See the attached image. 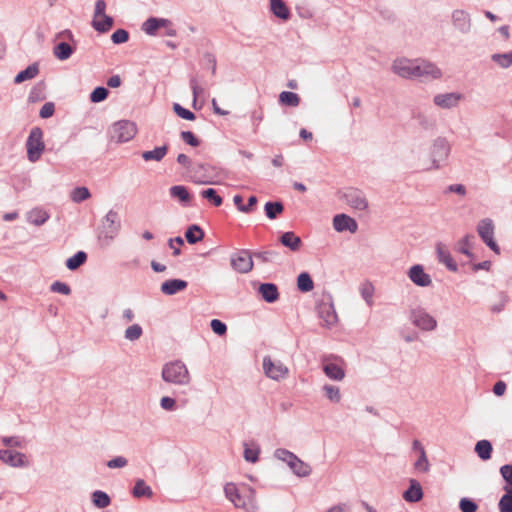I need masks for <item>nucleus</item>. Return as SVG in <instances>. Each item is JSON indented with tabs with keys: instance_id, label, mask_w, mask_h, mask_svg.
Here are the masks:
<instances>
[{
	"instance_id": "f257e3e1",
	"label": "nucleus",
	"mask_w": 512,
	"mask_h": 512,
	"mask_svg": "<svg viewBox=\"0 0 512 512\" xmlns=\"http://www.w3.org/2000/svg\"><path fill=\"white\" fill-rule=\"evenodd\" d=\"M392 71L406 79L432 80L441 77V70L433 63L423 59H408L405 57L394 60Z\"/></svg>"
},
{
	"instance_id": "f03ea898",
	"label": "nucleus",
	"mask_w": 512,
	"mask_h": 512,
	"mask_svg": "<svg viewBox=\"0 0 512 512\" xmlns=\"http://www.w3.org/2000/svg\"><path fill=\"white\" fill-rule=\"evenodd\" d=\"M224 494L235 508L246 512H255L258 509L255 490L250 486L239 487L235 483L229 482L224 486Z\"/></svg>"
},
{
	"instance_id": "7ed1b4c3",
	"label": "nucleus",
	"mask_w": 512,
	"mask_h": 512,
	"mask_svg": "<svg viewBox=\"0 0 512 512\" xmlns=\"http://www.w3.org/2000/svg\"><path fill=\"white\" fill-rule=\"evenodd\" d=\"M450 144L445 138H437L431 144L427 158L420 160L419 166L425 171L442 168L450 155Z\"/></svg>"
},
{
	"instance_id": "20e7f679",
	"label": "nucleus",
	"mask_w": 512,
	"mask_h": 512,
	"mask_svg": "<svg viewBox=\"0 0 512 512\" xmlns=\"http://www.w3.org/2000/svg\"><path fill=\"white\" fill-rule=\"evenodd\" d=\"M161 377L164 382L177 386H187L191 382L189 370L180 360L166 363L162 368Z\"/></svg>"
},
{
	"instance_id": "39448f33",
	"label": "nucleus",
	"mask_w": 512,
	"mask_h": 512,
	"mask_svg": "<svg viewBox=\"0 0 512 512\" xmlns=\"http://www.w3.org/2000/svg\"><path fill=\"white\" fill-rule=\"evenodd\" d=\"M274 457L277 460L285 463L293 472V474L298 477H307L312 472V468L308 463L302 461L299 457L287 449H276L274 451Z\"/></svg>"
},
{
	"instance_id": "423d86ee",
	"label": "nucleus",
	"mask_w": 512,
	"mask_h": 512,
	"mask_svg": "<svg viewBox=\"0 0 512 512\" xmlns=\"http://www.w3.org/2000/svg\"><path fill=\"white\" fill-rule=\"evenodd\" d=\"M138 128L135 122L130 120H120L111 125L109 136L116 143H125L131 141L137 134Z\"/></svg>"
},
{
	"instance_id": "0eeeda50",
	"label": "nucleus",
	"mask_w": 512,
	"mask_h": 512,
	"mask_svg": "<svg viewBox=\"0 0 512 512\" xmlns=\"http://www.w3.org/2000/svg\"><path fill=\"white\" fill-rule=\"evenodd\" d=\"M27 158L30 162L38 161L45 149L43 131L39 127H33L26 141Z\"/></svg>"
},
{
	"instance_id": "6e6552de",
	"label": "nucleus",
	"mask_w": 512,
	"mask_h": 512,
	"mask_svg": "<svg viewBox=\"0 0 512 512\" xmlns=\"http://www.w3.org/2000/svg\"><path fill=\"white\" fill-rule=\"evenodd\" d=\"M262 368L266 377L274 381H282L289 375V368L280 360L265 356Z\"/></svg>"
},
{
	"instance_id": "1a4fd4ad",
	"label": "nucleus",
	"mask_w": 512,
	"mask_h": 512,
	"mask_svg": "<svg viewBox=\"0 0 512 512\" xmlns=\"http://www.w3.org/2000/svg\"><path fill=\"white\" fill-rule=\"evenodd\" d=\"M120 229L121 223L118 213L110 210L102 220L100 238L109 243L118 235Z\"/></svg>"
},
{
	"instance_id": "9d476101",
	"label": "nucleus",
	"mask_w": 512,
	"mask_h": 512,
	"mask_svg": "<svg viewBox=\"0 0 512 512\" xmlns=\"http://www.w3.org/2000/svg\"><path fill=\"white\" fill-rule=\"evenodd\" d=\"M495 226L490 218L482 219L477 224V233L483 242L496 254L500 253V248L494 240Z\"/></svg>"
},
{
	"instance_id": "9b49d317",
	"label": "nucleus",
	"mask_w": 512,
	"mask_h": 512,
	"mask_svg": "<svg viewBox=\"0 0 512 512\" xmlns=\"http://www.w3.org/2000/svg\"><path fill=\"white\" fill-rule=\"evenodd\" d=\"M410 319L417 328L422 331H433L437 327V320L423 308L411 311Z\"/></svg>"
},
{
	"instance_id": "f8f14e48",
	"label": "nucleus",
	"mask_w": 512,
	"mask_h": 512,
	"mask_svg": "<svg viewBox=\"0 0 512 512\" xmlns=\"http://www.w3.org/2000/svg\"><path fill=\"white\" fill-rule=\"evenodd\" d=\"M451 24L454 30L462 35L469 34L473 27L471 15L464 9H455L452 11Z\"/></svg>"
},
{
	"instance_id": "ddd939ff",
	"label": "nucleus",
	"mask_w": 512,
	"mask_h": 512,
	"mask_svg": "<svg viewBox=\"0 0 512 512\" xmlns=\"http://www.w3.org/2000/svg\"><path fill=\"white\" fill-rule=\"evenodd\" d=\"M230 264L233 270L241 274L249 273L253 269L252 257L246 250L232 254Z\"/></svg>"
},
{
	"instance_id": "4468645a",
	"label": "nucleus",
	"mask_w": 512,
	"mask_h": 512,
	"mask_svg": "<svg viewBox=\"0 0 512 512\" xmlns=\"http://www.w3.org/2000/svg\"><path fill=\"white\" fill-rule=\"evenodd\" d=\"M0 460L13 468H24L29 466V461L26 455L15 450H0Z\"/></svg>"
},
{
	"instance_id": "2eb2a0df",
	"label": "nucleus",
	"mask_w": 512,
	"mask_h": 512,
	"mask_svg": "<svg viewBox=\"0 0 512 512\" xmlns=\"http://www.w3.org/2000/svg\"><path fill=\"white\" fill-rule=\"evenodd\" d=\"M409 280L418 287H429L432 284L431 276L425 272L420 264L411 266L407 271Z\"/></svg>"
},
{
	"instance_id": "dca6fc26",
	"label": "nucleus",
	"mask_w": 512,
	"mask_h": 512,
	"mask_svg": "<svg viewBox=\"0 0 512 512\" xmlns=\"http://www.w3.org/2000/svg\"><path fill=\"white\" fill-rule=\"evenodd\" d=\"M318 315L322 320V325L331 328L338 322L334 305L331 301H322L318 306Z\"/></svg>"
},
{
	"instance_id": "f3484780",
	"label": "nucleus",
	"mask_w": 512,
	"mask_h": 512,
	"mask_svg": "<svg viewBox=\"0 0 512 512\" xmlns=\"http://www.w3.org/2000/svg\"><path fill=\"white\" fill-rule=\"evenodd\" d=\"M463 99V94L459 92H450L435 95L433 102L439 108L452 109L457 107Z\"/></svg>"
},
{
	"instance_id": "a211bd4d",
	"label": "nucleus",
	"mask_w": 512,
	"mask_h": 512,
	"mask_svg": "<svg viewBox=\"0 0 512 512\" xmlns=\"http://www.w3.org/2000/svg\"><path fill=\"white\" fill-rule=\"evenodd\" d=\"M333 228L337 232L349 231L355 233L357 231V222L346 214H337L333 218Z\"/></svg>"
},
{
	"instance_id": "6ab92c4d",
	"label": "nucleus",
	"mask_w": 512,
	"mask_h": 512,
	"mask_svg": "<svg viewBox=\"0 0 512 512\" xmlns=\"http://www.w3.org/2000/svg\"><path fill=\"white\" fill-rule=\"evenodd\" d=\"M346 202L357 210H365L368 206L367 200L363 193L356 189H349L344 194Z\"/></svg>"
},
{
	"instance_id": "aec40b11",
	"label": "nucleus",
	"mask_w": 512,
	"mask_h": 512,
	"mask_svg": "<svg viewBox=\"0 0 512 512\" xmlns=\"http://www.w3.org/2000/svg\"><path fill=\"white\" fill-rule=\"evenodd\" d=\"M50 215L43 208L35 207L26 213V220L34 226H42L45 224Z\"/></svg>"
},
{
	"instance_id": "412c9836",
	"label": "nucleus",
	"mask_w": 512,
	"mask_h": 512,
	"mask_svg": "<svg viewBox=\"0 0 512 512\" xmlns=\"http://www.w3.org/2000/svg\"><path fill=\"white\" fill-rule=\"evenodd\" d=\"M409 488L403 493L405 501L410 503L419 502L423 498V490L420 483L415 479H410Z\"/></svg>"
},
{
	"instance_id": "4be33fe9",
	"label": "nucleus",
	"mask_w": 512,
	"mask_h": 512,
	"mask_svg": "<svg viewBox=\"0 0 512 512\" xmlns=\"http://www.w3.org/2000/svg\"><path fill=\"white\" fill-rule=\"evenodd\" d=\"M258 293L267 303H274L279 299V291L273 283H262L258 288Z\"/></svg>"
},
{
	"instance_id": "5701e85b",
	"label": "nucleus",
	"mask_w": 512,
	"mask_h": 512,
	"mask_svg": "<svg viewBox=\"0 0 512 512\" xmlns=\"http://www.w3.org/2000/svg\"><path fill=\"white\" fill-rule=\"evenodd\" d=\"M436 253H437L439 262L444 264L448 270L453 271V272L457 271L458 266H457L456 262L454 261V259L452 258L449 250L445 247V245H443L441 243L437 244Z\"/></svg>"
},
{
	"instance_id": "b1692460",
	"label": "nucleus",
	"mask_w": 512,
	"mask_h": 512,
	"mask_svg": "<svg viewBox=\"0 0 512 512\" xmlns=\"http://www.w3.org/2000/svg\"><path fill=\"white\" fill-rule=\"evenodd\" d=\"M162 26H168V19L150 17L142 24V30L150 36H154Z\"/></svg>"
},
{
	"instance_id": "393cba45",
	"label": "nucleus",
	"mask_w": 512,
	"mask_h": 512,
	"mask_svg": "<svg viewBox=\"0 0 512 512\" xmlns=\"http://www.w3.org/2000/svg\"><path fill=\"white\" fill-rule=\"evenodd\" d=\"M187 287V282L181 279H171L161 284V292L165 295H174Z\"/></svg>"
},
{
	"instance_id": "a878e982",
	"label": "nucleus",
	"mask_w": 512,
	"mask_h": 512,
	"mask_svg": "<svg viewBox=\"0 0 512 512\" xmlns=\"http://www.w3.org/2000/svg\"><path fill=\"white\" fill-rule=\"evenodd\" d=\"M358 291L361 298L365 301L366 305L368 307H373L375 295V286L373 285V283L368 280L360 283Z\"/></svg>"
},
{
	"instance_id": "bb28decb",
	"label": "nucleus",
	"mask_w": 512,
	"mask_h": 512,
	"mask_svg": "<svg viewBox=\"0 0 512 512\" xmlns=\"http://www.w3.org/2000/svg\"><path fill=\"white\" fill-rule=\"evenodd\" d=\"M323 372L329 379L333 381H342L345 378L344 369L333 362L324 363Z\"/></svg>"
},
{
	"instance_id": "cd10ccee",
	"label": "nucleus",
	"mask_w": 512,
	"mask_h": 512,
	"mask_svg": "<svg viewBox=\"0 0 512 512\" xmlns=\"http://www.w3.org/2000/svg\"><path fill=\"white\" fill-rule=\"evenodd\" d=\"M280 242L293 252L299 251L302 246L301 238L291 231L283 233L280 237Z\"/></svg>"
},
{
	"instance_id": "c85d7f7f",
	"label": "nucleus",
	"mask_w": 512,
	"mask_h": 512,
	"mask_svg": "<svg viewBox=\"0 0 512 512\" xmlns=\"http://www.w3.org/2000/svg\"><path fill=\"white\" fill-rule=\"evenodd\" d=\"M323 396L330 403L339 404L342 400L340 387L333 384H324L321 388Z\"/></svg>"
},
{
	"instance_id": "c756f323",
	"label": "nucleus",
	"mask_w": 512,
	"mask_h": 512,
	"mask_svg": "<svg viewBox=\"0 0 512 512\" xmlns=\"http://www.w3.org/2000/svg\"><path fill=\"white\" fill-rule=\"evenodd\" d=\"M270 10L281 20L286 21L290 18V10L283 0H270Z\"/></svg>"
},
{
	"instance_id": "7c9ffc66",
	"label": "nucleus",
	"mask_w": 512,
	"mask_h": 512,
	"mask_svg": "<svg viewBox=\"0 0 512 512\" xmlns=\"http://www.w3.org/2000/svg\"><path fill=\"white\" fill-rule=\"evenodd\" d=\"M475 237L471 234L465 235L456 243V250L459 253L466 255L469 258H473L471 248L473 247Z\"/></svg>"
},
{
	"instance_id": "2f4dec72",
	"label": "nucleus",
	"mask_w": 512,
	"mask_h": 512,
	"mask_svg": "<svg viewBox=\"0 0 512 512\" xmlns=\"http://www.w3.org/2000/svg\"><path fill=\"white\" fill-rule=\"evenodd\" d=\"M38 73H39V67L36 63H34L32 65H29L23 71L19 72L16 75L14 82L16 84H20L24 81L31 80V79L35 78L38 75Z\"/></svg>"
},
{
	"instance_id": "473e14b6",
	"label": "nucleus",
	"mask_w": 512,
	"mask_h": 512,
	"mask_svg": "<svg viewBox=\"0 0 512 512\" xmlns=\"http://www.w3.org/2000/svg\"><path fill=\"white\" fill-rule=\"evenodd\" d=\"M260 447L256 443H244L243 457L247 462L256 463L259 459Z\"/></svg>"
},
{
	"instance_id": "72a5a7b5",
	"label": "nucleus",
	"mask_w": 512,
	"mask_h": 512,
	"mask_svg": "<svg viewBox=\"0 0 512 512\" xmlns=\"http://www.w3.org/2000/svg\"><path fill=\"white\" fill-rule=\"evenodd\" d=\"M132 493H133V496L136 498H141V497L151 498L153 496L152 489L142 479H138L135 482Z\"/></svg>"
},
{
	"instance_id": "f704fd0d",
	"label": "nucleus",
	"mask_w": 512,
	"mask_h": 512,
	"mask_svg": "<svg viewBox=\"0 0 512 512\" xmlns=\"http://www.w3.org/2000/svg\"><path fill=\"white\" fill-rule=\"evenodd\" d=\"M167 150H168L167 145L156 147L153 150L144 151L142 153V158L145 161H152V160L153 161H161L164 158V156L166 155Z\"/></svg>"
},
{
	"instance_id": "c9c22d12",
	"label": "nucleus",
	"mask_w": 512,
	"mask_h": 512,
	"mask_svg": "<svg viewBox=\"0 0 512 512\" xmlns=\"http://www.w3.org/2000/svg\"><path fill=\"white\" fill-rule=\"evenodd\" d=\"M54 56L61 60H67L73 54V48L66 42H60L53 48Z\"/></svg>"
},
{
	"instance_id": "e433bc0d",
	"label": "nucleus",
	"mask_w": 512,
	"mask_h": 512,
	"mask_svg": "<svg viewBox=\"0 0 512 512\" xmlns=\"http://www.w3.org/2000/svg\"><path fill=\"white\" fill-rule=\"evenodd\" d=\"M112 25L113 19L106 14L101 15L99 18H94L92 21L93 28L102 33L108 31Z\"/></svg>"
},
{
	"instance_id": "4c0bfd02",
	"label": "nucleus",
	"mask_w": 512,
	"mask_h": 512,
	"mask_svg": "<svg viewBox=\"0 0 512 512\" xmlns=\"http://www.w3.org/2000/svg\"><path fill=\"white\" fill-rule=\"evenodd\" d=\"M279 103L284 106L297 107L300 104V97L294 92L283 91L279 94Z\"/></svg>"
},
{
	"instance_id": "58836bf2",
	"label": "nucleus",
	"mask_w": 512,
	"mask_h": 512,
	"mask_svg": "<svg viewBox=\"0 0 512 512\" xmlns=\"http://www.w3.org/2000/svg\"><path fill=\"white\" fill-rule=\"evenodd\" d=\"M475 451L482 460L491 458L492 445L488 440H480L475 445Z\"/></svg>"
},
{
	"instance_id": "ea45409f",
	"label": "nucleus",
	"mask_w": 512,
	"mask_h": 512,
	"mask_svg": "<svg viewBox=\"0 0 512 512\" xmlns=\"http://www.w3.org/2000/svg\"><path fill=\"white\" fill-rule=\"evenodd\" d=\"M504 495L500 498L498 507L500 512H512V488L504 487Z\"/></svg>"
},
{
	"instance_id": "a19ab883",
	"label": "nucleus",
	"mask_w": 512,
	"mask_h": 512,
	"mask_svg": "<svg viewBox=\"0 0 512 512\" xmlns=\"http://www.w3.org/2000/svg\"><path fill=\"white\" fill-rule=\"evenodd\" d=\"M297 287L302 292H310L314 288L311 276L307 272H302L297 277Z\"/></svg>"
},
{
	"instance_id": "79ce46f5",
	"label": "nucleus",
	"mask_w": 512,
	"mask_h": 512,
	"mask_svg": "<svg viewBox=\"0 0 512 512\" xmlns=\"http://www.w3.org/2000/svg\"><path fill=\"white\" fill-rule=\"evenodd\" d=\"M185 237L188 243L195 244L204 238V232L199 226L192 225L187 229Z\"/></svg>"
},
{
	"instance_id": "37998d69",
	"label": "nucleus",
	"mask_w": 512,
	"mask_h": 512,
	"mask_svg": "<svg viewBox=\"0 0 512 512\" xmlns=\"http://www.w3.org/2000/svg\"><path fill=\"white\" fill-rule=\"evenodd\" d=\"M491 60L502 69H508L512 66V58L510 52L494 53L491 55Z\"/></svg>"
},
{
	"instance_id": "c03bdc74",
	"label": "nucleus",
	"mask_w": 512,
	"mask_h": 512,
	"mask_svg": "<svg viewBox=\"0 0 512 512\" xmlns=\"http://www.w3.org/2000/svg\"><path fill=\"white\" fill-rule=\"evenodd\" d=\"M170 195L179 201L186 203L190 201V194L185 186L175 185L170 188Z\"/></svg>"
},
{
	"instance_id": "a18cd8bd",
	"label": "nucleus",
	"mask_w": 512,
	"mask_h": 512,
	"mask_svg": "<svg viewBox=\"0 0 512 512\" xmlns=\"http://www.w3.org/2000/svg\"><path fill=\"white\" fill-rule=\"evenodd\" d=\"M92 502L98 508H106L110 505L111 500L107 493L96 490L92 494Z\"/></svg>"
},
{
	"instance_id": "49530a36",
	"label": "nucleus",
	"mask_w": 512,
	"mask_h": 512,
	"mask_svg": "<svg viewBox=\"0 0 512 512\" xmlns=\"http://www.w3.org/2000/svg\"><path fill=\"white\" fill-rule=\"evenodd\" d=\"M87 255L83 251L77 252L72 257L68 258L66 261V267L69 270H76L86 261Z\"/></svg>"
},
{
	"instance_id": "de8ad7c7",
	"label": "nucleus",
	"mask_w": 512,
	"mask_h": 512,
	"mask_svg": "<svg viewBox=\"0 0 512 512\" xmlns=\"http://www.w3.org/2000/svg\"><path fill=\"white\" fill-rule=\"evenodd\" d=\"M143 334V329L139 324H133L126 328L124 332V338L128 341H136Z\"/></svg>"
},
{
	"instance_id": "09e8293b",
	"label": "nucleus",
	"mask_w": 512,
	"mask_h": 512,
	"mask_svg": "<svg viewBox=\"0 0 512 512\" xmlns=\"http://www.w3.org/2000/svg\"><path fill=\"white\" fill-rule=\"evenodd\" d=\"M71 200L75 203H80L82 201L87 200L90 198L91 194L86 187H77L72 190L71 192Z\"/></svg>"
},
{
	"instance_id": "8fccbe9b",
	"label": "nucleus",
	"mask_w": 512,
	"mask_h": 512,
	"mask_svg": "<svg viewBox=\"0 0 512 512\" xmlns=\"http://www.w3.org/2000/svg\"><path fill=\"white\" fill-rule=\"evenodd\" d=\"M283 211V205L280 202H267L265 212L269 219H275Z\"/></svg>"
},
{
	"instance_id": "3c124183",
	"label": "nucleus",
	"mask_w": 512,
	"mask_h": 512,
	"mask_svg": "<svg viewBox=\"0 0 512 512\" xmlns=\"http://www.w3.org/2000/svg\"><path fill=\"white\" fill-rule=\"evenodd\" d=\"M414 467H415L416 470H418L420 472H424L425 473V472L429 471L430 464H429V461H428V458L426 456V452H425L424 448L420 449L419 458L414 463Z\"/></svg>"
},
{
	"instance_id": "603ef678",
	"label": "nucleus",
	"mask_w": 512,
	"mask_h": 512,
	"mask_svg": "<svg viewBox=\"0 0 512 512\" xmlns=\"http://www.w3.org/2000/svg\"><path fill=\"white\" fill-rule=\"evenodd\" d=\"M201 195L203 198L211 201L217 207L222 204V198L217 194L216 190L213 188L203 190L201 192Z\"/></svg>"
},
{
	"instance_id": "864d4df0",
	"label": "nucleus",
	"mask_w": 512,
	"mask_h": 512,
	"mask_svg": "<svg viewBox=\"0 0 512 512\" xmlns=\"http://www.w3.org/2000/svg\"><path fill=\"white\" fill-rule=\"evenodd\" d=\"M108 96V90L104 87L95 88L90 94V101L93 103H99L104 101Z\"/></svg>"
},
{
	"instance_id": "5fc2aeb1",
	"label": "nucleus",
	"mask_w": 512,
	"mask_h": 512,
	"mask_svg": "<svg viewBox=\"0 0 512 512\" xmlns=\"http://www.w3.org/2000/svg\"><path fill=\"white\" fill-rule=\"evenodd\" d=\"M173 110L174 112L181 118L185 119V120H189V121H192L195 119V114L193 112H191L190 110L188 109H185L184 107H182L180 104L178 103H174L173 104Z\"/></svg>"
},
{
	"instance_id": "6e6d98bb",
	"label": "nucleus",
	"mask_w": 512,
	"mask_h": 512,
	"mask_svg": "<svg viewBox=\"0 0 512 512\" xmlns=\"http://www.w3.org/2000/svg\"><path fill=\"white\" fill-rule=\"evenodd\" d=\"M160 407L164 411L172 412V411H175L177 409V402H176V400L174 398H172L170 396H163L160 399Z\"/></svg>"
},
{
	"instance_id": "4d7b16f0",
	"label": "nucleus",
	"mask_w": 512,
	"mask_h": 512,
	"mask_svg": "<svg viewBox=\"0 0 512 512\" xmlns=\"http://www.w3.org/2000/svg\"><path fill=\"white\" fill-rule=\"evenodd\" d=\"M254 256L262 262H273L279 257V254L276 251H261L256 252Z\"/></svg>"
},
{
	"instance_id": "13d9d810",
	"label": "nucleus",
	"mask_w": 512,
	"mask_h": 512,
	"mask_svg": "<svg viewBox=\"0 0 512 512\" xmlns=\"http://www.w3.org/2000/svg\"><path fill=\"white\" fill-rule=\"evenodd\" d=\"M500 474L506 482L504 487L512 488V465L506 464L501 466Z\"/></svg>"
},
{
	"instance_id": "bf43d9fd",
	"label": "nucleus",
	"mask_w": 512,
	"mask_h": 512,
	"mask_svg": "<svg viewBox=\"0 0 512 512\" xmlns=\"http://www.w3.org/2000/svg\"><path fill=\"white\" fill-rule=\"evenodd\" d=\"M129 39V34L126 30L124 29H118L116 30L112 36H111V40L114 44H122V43H125L127 42Z\"/></svg>"
},
{
	"instance_id": "052dcab7",
	"label": "nucleus",
	"mask_w": 512,
	"mask_h": 512,
	"mask_svg": "<svg viewBox=\"0 0 512 512\" xmlns=\"http://www.w3.org/2000/svg\"><path fill=\"white\" fill-rule=\"evenodd\" d=\"M50 289L52 292L60 293L63 295H69L71 293L70 287L66 283L60 281H55L52 283Z\"/></svg>"
},
{
	"instance_id": "680f3d73",
	"label": "nucleus",
	"mask_w": 512,
	"mask_h": 512,
	"mask_svg": "<svg viewBox=\"0 0 512 512\" xmlns=\"http://www.w3.org/2000/svg\"><path fill=\"white\" fill-rule=\"evenodd\" d=\"M190 86H191L192 94H193V106L196 107L197 99L201 94H203L204 89L198 84V81L196 78H192L190 80Z\"/></svg>"
},
{
	"instance_id": "e2e57ef3",
	"label": "nucleus",
	"mask_w": 512,
	"mask_h": 512,
	"mask_svg": "<svg viewBox=\"0 0 512 512\" xmlns=\"http://www.w3.org/2000/svg\"><path fill=\"white\" fill-rule=\"evenodd\" d=\"M462 512H476L477 504L468 498H462L459 503Z\"/></svg>"
},
{
	"instance_id": "0e129e2a",
	"label": "nucleus",
	"mask_w": 512,
	"mask_h": 512,
	"mask_svg": "<svg viewBox=\"0 0 512 512\" xmlns=\"http://www.w3.org/2000/svg\"><path fill=\"white\" fill-rule=\"evenodd\" d=\"M210 326L212 331L219 336L224 335L227 331L226 324L218 319H213L210 323Z\"/></svg>"
},
{
	"instance_id": "69168bd1",
	"label": "nucleus",
	"mask_w": 512,
	"mask_h": 512,
	"mask_svg": "<svg viewBox=\"0 0 512 512\" xmlns=\"http://www.w3.org/2000/svg\"><path fill=\"white\" fill-rule=\"evenodd\" d=\"M128 464V460L123 456H117L107 462L110 469L123 468Z\"/></svg>"
},
{
	"instance_id": "338daca9",
	"label": "nucleus",
	"mask_w": 512,
	"mask_h": 512,
	"mask_svg": "<svg viewBox=\"0 0 512 512\" xmlns=\"http://www.w3.org/2000/svg\"><path fill=\"white\" fill-rule=\"evenodd\" d=\"M181 138L185 143L193 147H197L200 144L196 136L190 131L181 132Z\"/></svg>"
},
{
	"instance_id": "774afa93",
	"label": "nucleus",
	"mask_w": 512,
	"mask_h": 512,
	"mask_svg": "<svg viewBox=\"0 0 512 512\" xmlns=\"http://www.w3.org/2000/svg\"><path fill=\"white\" fill-rule=\"evenodd\" d=\"M55 106L52 102L45 103L40 109L39 115L41 118L46 119L54 114Z\"/></svg>"
}]
</instances>
